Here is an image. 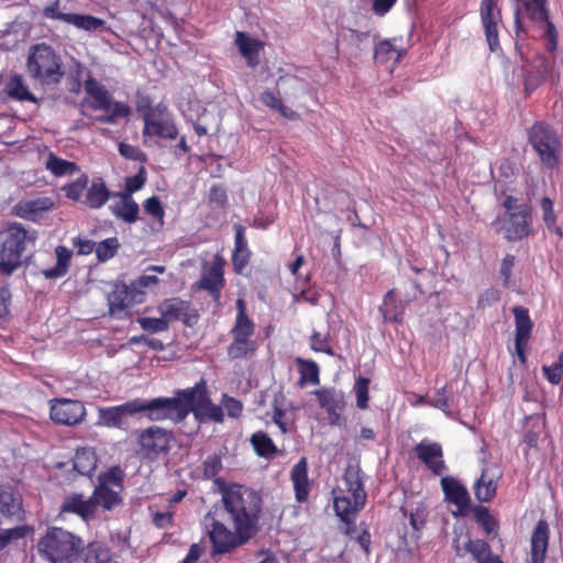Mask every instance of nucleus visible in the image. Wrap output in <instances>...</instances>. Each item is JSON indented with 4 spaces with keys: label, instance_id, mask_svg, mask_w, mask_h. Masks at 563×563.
I'll use <instances>...</instances> for the list:
<instances>
[{
    "label": "nucleus",
    "instance_id": "obj_64",
    "mask_svg": "<svg viewBox=\"0 0 563 563\" xmlns=\"http://www.w3.org/2000/svg\"><path fill=\"white\" fill-rule=\"evenodd\" d=\"M542 373L544 378L551 385H559L563 377V367H561L556 362L551 365H543Z\"/></svg>",
    "mask_w": 563,
    "mask_h": 563
},
{
    "label": "nucleus",
    "instance_id": "obj_48",
    "mask_svg": "<svg viewBox=\"0 0 563 563\" xmlns=\"http://www.w3.org/2000/svg\"><path fill=\"white\" fill-rule=\"evenodd\" d=\"M296 364L300 374L298 382L300 386L307 383L319 384V366L314 361L297 357Z\"/></svg>",
    "mask_w": 563,
    "mask_h": 563
},
{
    "label": "nucleus",
    "instance_id": "obj_8",
    "mask_svg": "<svg viewBox=\"0 0 563 563\" xmlns=\"http://www.w3.org/2000/svg\"><path fill=\"white\" fill-rule=\"evenodd\" d=\"M139 111L142 113L144 123L142 130L144 141H146L147 137H159L170 141L177 139L179 134L178 128L173 113L165 103L159 102L156 106L150 103L139 106Z\"/></svg>",
    "mask_w": 563,
    "mask_h": 563
},
{
    "label": "nucleus",
    "instance_id": "obj_10",
    "mask_svg": "<svg viewBox=\"0 0 563 563\" xmlns=\"http://www.w3.org/2000/svg\"><path fill=\"white\" fill-rule=\"evenodd\" d=\"M203 522L212 544V554L230 553L251 540L239 529L230 530L223 522L216 519L211 512L205 516Z\"/></svg>",
    "mask_w": 563,
    "mask_h": 563
},
{
    "label": "nucleus",
    "instance_id": "obj_23",
    "mask_svg": "<svg viewBox=\"0 0 563 563\" xmlns=\"http://www.w3.org/2000/svg\"><path fill=\"white\" fill-rule=\"evenodd\" d=\"M550 527L545 519H540L530 538V563H544L549 550Z\"/></svg>",
    "mask_w": 563,
    "mask_h": 563
},
{
    "label": "nucleus",
    "instance_id": "obj_5",
    "mask_svg": "<svg viewBox=\"0 0 563 563\" xmlns=\"http://www.w3.org/2000/svg\"><path fill=\"white\" fill-rule=\"evenodd\" d=\"M139 412H145L147 419L151 421H163V397H157L150 400L135 398L118 406L99 407L97 426L124 429L126 424V418Z\"/></svg>",
    "mask_w": 563,
    "mask_h": 563
},
{
    "label": "nucleus",
    "instance_id": "obj_20",
    "mask_svg": "<svg viewBox=\"0 0 563 563\" xmlns=\"http://www.w3.org/2000/svg\"><path fill=\"white\" fill-rule=\"evenodd\" d=\"M319 405L328 413L330 424H338L345 408L344 394L334 388H322L314 391Z\"/></svg>",
    "mask_w": 563,
    "mask_h": 563
},
{
    "label": "nucleus",
    "instance_id": "obj_2",
    "mask_svg": "<svg viewBox=\"0 0 563 563\" xmlns=\"http://www.w3.org/2000/svg\"><path fill=\"white\" fill-rule=\"evenodd\" d=\"M164 420L181 422L190 412L196 419L223 422V409L214 405L209 396L206 382L201 379L194 387L179 389L174 397H163Z\"/></svg>",
    "mask_w": 563,
    "mask_h": 563
},
{
    "label": "nucleus",
    "instance_id": "obj_9",
    "mask_svg": "<svg viewBox=\"0 0 563 563\" xmlns=\"http://www.w3.org/2000/svg\"><path fill=\"white\" fill-rule=\"evenodd\" d=\"M174 442V432L158 426L142 429L136 438L137 452L151 462L167 456Z\"/></svg>",
    "mask_w": 563,
    "mask_h": 563
},
{
    "label": "nucleus",
    "instance_id": "obj_37",
    "mask_svg": "<svg viewBox=\"0 0 563 563\" xmlns=\"http://www.w3.org/2000/svg\"><path fill=\"white\" fill-rule=\"evenodd\" d=\"M235 322L231 329L232 335L252 338L255 332V323L246 313V302L242 298H238Z\"/></svg>",
    "mask_w": 563,
    "mask_h": 563
},
{
    "label": "nucleus",
    "instance_id": "obj_44",
    "mask_svg": "<svg viewBox=\"0 0 563 563\" xmlns=\"http://www.w3.org/2000/svg\"><path fill=\"white\" fill-rule=\"evenodd\" d=\"M260 99L266 107L277 111L282 117L288 120L297 121L300 119V114L298 112L291 110L289 107L283 103L278 91L274 92L266 90L261 93Z\"/></svg>",
    "mask_w": 563,
    "mask_h": 563
},
{
    "label": "nucleus",
    "instance_id": "obj_13",
    "mask_svg": "<svg viewBox=\"0 0 563 563\" xmlns=\"http://www.w3.org/2000/svg\"><path fill=\"white\" fill-rule=\"evenodd\" d=\"M498 0H482L479 4V16L485 38L490 52L500 49L499 27L503 25L501 9Z\"/></svg>",
    "mask_w": 563,
    "mask_h": 563
},
{
    "label": "nucleus",
    "instance_id": "obj_32",
    "mask_svg": "<svg viewBox=\"0 0 563 563\" xmlns=\"http://www.w3.org/2000/svg\"><path fill=\"white\" fill-rule=\"evenodd\" d=\"M104 180L101 177L93 178L87 191L82 203L91 209L101 208L113 196Z\"/></svg>",
    "mask_w": 563,
    "mask_h": 563
},
{
    "label": "nucleus",
    "instance_id": "obj_57",
    "mask_svg": "<svg viewBox=\"0 0 563 563\" xmlns=\"http://www.w3.org/2000/svg\"><path fill=\"white\" fill-rule=\"evenodd\" d=\"M222 459L219 454H212L207 456L202 462V474L206 479H218V474L221 472Z\"/></svg>",
    "mask_w": 563,
    "mask_h": 563
},
{
    "label": "nucleus",
    "instance_id": "obj_7",
    "mask_svg": "<svg viewBox=\"0 0 563 563\" xmlns=\"http://www.w3.org/2000/svg\"><path fill=\"white\" fill-rule=\"evenodd\" d=\"M26 70L32 78L45 85L58 84L64 76L60 56L46 43L31 47Z\"/></svg>",
    "mask_w": 563,
    "mask_h": 563
},
{
    "label": "nucleus",
    "instance_id": "obj_50",
    "mask_svg": "<svg viewBox=\"0 0 563 563\" xmlns=\"http://www.w3.org/2000/svg\"><path fill=\"white\" fill-rule=\"evenodd\" d=\"M67 24L88 32L97 31L104 25V21L90 14L69 13Z\"/></svg>",
    "mask_w": 563,
    "mask_h": 563
},
{
    "label": "nucleus",
    "instance_id": "obj_54",
    "mask_svg": "<svg viewBox=\"0 0 563 563\" xmlns=\"http://www.w3.org/2000/svg\"><path fill=\"white\" fill-rule=\"evenodd\" d=\"M120 243L117 238H108L96 244V256L99 262H107L115 256Z\"/></svg>",
    "mask_w": 563,
    "mask_h": 563
},
{
    "label": "nucleus",
    "instance_id": "obj_61",
    "mask_svg": "<svg viewBox=\"0 0 563 563\" xmlns=\"http://www.w3.org/2000/svg\"><path fill=\"white\" fill-rule=\"evenodd\" d=\"M147 176L144 166H141L139 172L132 176L126 177L125 179V191L124 194H129L132 196L133 192L142 189L146 183Z\"/></svg>",
    "mask_w": 563,
    "mask_h": 563
},
{
    "label": "nucleus",
    "instance_id": "obj_58",
    "mask_svg": "<svg viewBox=\"0 0 563 563\" xmlns=\"http://www.w3.org/2000/svg\"><path fill=\"white\" fill-rule=\"evenodd\" d=\"M371 379L367 377L360 376L355 382V394H356V406L358 409H366L368 407V388Z\"/></svg>",
    "mask_w": 563,
    "mask_h": 563
},
{
    "label": "nucleus",
    "instance_id": "obj_52",
    "mask_svg": "<svg viewBox=\"0 0 563 563\" xmlns=\"http://www.w3.org/2000/svg\"><path fill=\"white\" fill-rule=\"evenodd\" d=\"M475 520L483 528L484 532L489 536L497 533L499 529L498 520L489 512V509L484 506H478L475 509Z\"/></svg>",
    "mask_w": 563,
    "mask_h": 563
},
{
    "label": "nucleus",
    "instance_id": "obj_43",
    "mask_svg": "<svg viewBox=\"0 0 563 563\" xmlns=\"http://www.w3.org/2000/svg\"><path fill=\"white\" fill-rule=\"evenodd\" d=\"M333 507L336 516L345 523L354 526V516L363 508H357L355 499L350 496H335Z\"/></svg>",
    "mask_w": 563,
    "mask_h": 563
},
{
    "label": "nucleus",
    "instance_id": "obj_49",
    "mask_svg": "<svg viewBox=\"0 0 563 563\" xmlns=\"http://www.w3.org/2000/svg\"><path fill=\"white\" fill-rule=\"evenodd\" d=\"M497 489V483L487 476V471H483L481 477L475 483V496L482 503L490 501Z\"/></svg>",
    "mask_w": 563,
    "mask_h": 563
},
{
    "label": "nucleus",
    "instance_id": "obj_18",
    "mask_svg": "<svg viewBox=\"0 0 563 563\" xmlns=\"http://www.w3.org/2000/svg\"><path fill=\"white\" fill-rule=\"evenodd\" d=\"M224 285V262L222 258H216L211 265L203 271L196 287L208 291L213 301L220 303L221 291Z\"/></svg>",
    "mask_w": 563,
    "mask_h": 563
},
{
    "label": "nucleus",
    "instance_id": "obj_42",
    "mask_svg": "<svg viewBox=\"0 0 563 563\" xmlns=\"http://www.w3.org/2000/svg\"><path fill=\"white\" fill-rule=\"evenodd\" d=\"M73 465L78 474L91 476L97 468L96 453L87 448L78 449L74 456Z\"/></svg>",
    "mask_w": 563,
    "mask_h": 563
},
{
    "label": "nucleus",
    "instance_id": "obj_22",
    "mask_svg": "<svg viewBox=\"0 0 563 563\" xmlns=\"http://www.w3.org/2000/svg\"><path fill=\"white\" fill-rule=\"evenodd\" d=\"M417 457L434 475H441L445 471L442 446L437 442L421 441L415 446Z\"/></svg>",
    "mask_w": 563,
    "mask_h": 563
},
{
    "label": "nucleus",
    "instance_id": "obj_33",
    "mask_svg": "<svg viewBox=\"0 0 563 563\" xmlns=\"http://www.w3.org/2000/svg\"><path fill=\"white\" fill-rule=\"evenodd\" d=\"M360 473L358 468L347 467L343 479L351 497L355 499L356 507L364 508L367 495Z\"/></svg>",
    "mask_w": 563,
    "mask_h": 563
},
{
    "label": "nucleus",
    "instance_id": "obj_63",
    "mask_svg": "<svg viewBox=\"0 0 563 563\" xmlns=\"http://www.w3.org/2000/svg\"><path fill=\"white\" fill-rule=\"evenodd\" d=\"M542 209V219L548 229H552L556 222V214L553 209V201L549 197H543L540 201Z\"/></svg>",
    "mask_w": 563,
    "mask_h": 563
},
{
    "label": "nucleus",
    "instance_id": "obj_39",
    "mask_svg": "<svg viewBox=\"0 0 563 563\" xmlns=\"http://www.w3.org/2000/svg\"><path fill=\"white\" fill-rule=\"evenodd\" d=\"M81 552L84 553L85 563H119L113 558L110 548L100 541L89 542Z\"/></svg>",
    "mask_w": 563,
    "mask_h": 563
},
{
    "label": "nucleus",
    "instance_id": "obj_25",
    "mask_svg": "<svg viewBox=\"0 0 563 563\" xmlns=\"http://www.w3.org/2000/svg\"><path fill=\"white\" fill-rule=\"evenodd\" d=\"M23 512L21 494L12 485L0 482V515L5 518H20Z\"/></svg>",
    "mask_w": 563,
    "mask_h": 563
},
{
    "label": "nucleus",
    "instance_id": "obj_53",
    "mask_svg": "<svg viewBox=\"0 0 563 563\" xmlns=\"http://www.w3.org/2000/svg\"><path fill=\"white\" fill-rule=\"evenodd\" d=\"M89 177L87 174H81L76 180L66 184L62 187L65 196L73 201H81L84 192L87 191Z\"/></svg>",
    "mask_w": 563,
    "mask_h": 563
},
{
    "label": "nucleus",
    "instance_id": "obj_46",
    "mask_svg": "<svg viewBox=\"0 0 563 563\" xmlns=\"http://www.w3.org/2000/svg\"><path fill=\"white\" fill-rule=\"evenodd\" d=\"M45 168L54 176L62 177L65 175H74L79 172V166L75 162H69L56 156L53 152L47 155Z\"/></svg>",
    "mask_w": 563,
    "mask_h": 563
},
{
    "label": "nucleus",
    "instance_id": "obj_41",
    "mask_svg": "<svg viewBox=\"0 0 563 563\" xmlns=\"http://www.w3.org/2000/svg\"><path fill=\"white\" fill-rule=\"evenodd\" d=\"M257 349V344L252 338L232 335V342L227 347V354L230 360H241L251 356Z\"/></svg>",
    "mask_w": 563,
    "mask_h": 563
},
{
    "label": "nucleus",
    "instance_id": "obj_6",
    "mask_svg": "<svg viewBox=\"0 0 563 563\" xmlns=\"http://www.w3.org/2000/svg\"><path fill=\"white\" fill-rule=\"evenodd\" d=\"M527 136L542 166L550 170L556 169L562 151L556 129L545 121H537L528 129Z\"/></svg>",
    "mask_w": 563,
    "mask_h": 563
},
{
    "label": "nucleus",
    "instance_id": "obj_3",
    "mask_svg": "<svg viewBox=\"0 0 563 563\" xmlns=\"http://www.w3.org/2000/svg\"><path fill=\"white\" fill-rule=\"evenodd\" d=\"M37 231L22 223L9 222L0 231V274L12 275L23 263V255L35 247Z\"/></svg>",
    "mask_w": 563,
    "mask_h": 563
},
{
    "label": "nucleus",
    "instance_id": "obj_28",
    "mask_svg": "<svg viewBox=\"0 0 563 563\" xmlns=\"http://www.w3.org/2000/svg\"><path fill=\"white\" fill-rule=\"evenodd\" d=\"M379 311L385 322L401 323L405 314V305L398 298L396 289H389L383 298Z\"/></svg>",
    "mask_w": 563,
    "mask_h": 563
},
{
    "label": "nucleus",
    "instance_id": "obj_11",
    "mask_svg": "<svg viewBox=\"0 0 563 563\" xmlns=\"http://www.w3.org/2000/svg\"><path fill=\"white\" fill-rule=\"evenodd\" d=\"M501 223L504 236L509 242L527 238L531 232L532 214L530 206L522 203L515 212L505 213L497 219Z\"/></svg>",
    "mask_w": 563,
    "mask_h": 563
},
{
    "label": "nucleus",
    "instance_id": "obj_26",
    "mask_svg": "<svg viewBox=\"0 0 563 563\" xmlns=\"http://www.w3.org/2000/svg\"><path fill=\"white\" fill-rule=\"evenodd\" d=\"M113 197L119 200L109 206V210L117 218L126 223H134L139 219L140 208L137 202L124 192H115Z\"/></svg>",
    "mask_w": 563,
    "mask_h": 563
},
{
    "label": "nucleus",
    "instance_id": "obj_62",
    "mask_svg": "<svg viewBox=\"0 0 563 563\" xmlns=\"http://www.w3.org/2000/svg\"><path fill=\"white\" fill-rule=\"evenodd\" d=\"M119 153L126 159L146 163L147 155L141 148L133 146L131 144L121 142L119 144Z\"/></svg>",
    "mask_w": 563,
    "mask_h": 563
},
{
    "label": "nucleus",
    "instance_id": "obj_47",
    "mask_svg": "<svg viewBox=\"0 0 563 563\" xmlns=\"http://www.w3.org/2000/svg\"><path fill=\"white\" fill-rule=\"evenodd\" d=\"M400 510L404 517L409 518V523L416 532H420L424 528L427 523L428 511L423 504H417L416 506L405 505L401 506Z\"/></svg>",
    "mask_w": 563,
    "mask_h": 563
},
{
    "label": "nucleus",
    "instance_id": "obj_55",
    "mask_svg": "<svg viewBox=\"0 0 563 563\" xmlns=\"http://www.w3.org/2000/svg\"><path fill=\"white\" fill-rule=\"evenodd\" d=\"M123 471L119 466L110 467L107 472L99 475V484L106 487H112L115 490H122Z\"/></svg>",
    "mask_w": 563,
    "mask_h": 563
},
{
    "label": "nucleus",
    "instance_id": "obj_19",
    "mask_svg": "<svg viewBox=\"0 0 563 563\" xmlns=\"http://www.w3.org/2000/svg\"><path fill=\"white\" fill-rule=\"evenodd\" d=\"M272 420L286 434L296 428V415L298 408L287 401L284 393L275 394L272 402Z\"/></svg>",
    "mask_w": 563,
    "mask_h": 563
},
{
    "label": "nucleus",
    "instance_id": "obj_36",
    "mask_svg": "<svg viewBox=\"0 0 563 563\" xmlns=\"http://www.w3.org/2000/svg\"><path fill=\"white\" fill-rule=\"evenodd\" d=\"M90 497L95 512L99 507H102L106 510H111L122 503L119 490L103 485H97Z\"/></svg>",
    "mask_w": 563,
    "mask_h": 563
},
{
    "label": "nucleus",
    "instance_id": "obj_1",
    "mask_svg": "<svg viewBox=\"0 0 563 563\" xmlns=\"http://www.w3.org/2000/svg\"><path fill=\"white\" fill-rule=\"evenodd\" d=\"M223 508L233 529H239L250 539L260 531L263 499L260 493L236 483L216 479Z\"/></svg>",
    "mask_w": 563,
    "mask_h": 563
},
{
    "label": "nucleus",
    "instance_id": "obj_4",
    "mask_svg": "<svg viewBox=\"0 0 563 563\" xmlns=\"http://www.w3.org/2000/svg\"><path fill=\"white\" fill-rule=\"evenodd\" d=\"M84 550L80 537L59 527H49L36 542L41 559L49 563H74Z\"/></svg>",
    "mask_w": 563,
    "mask_h": 563
},
{
    "label": "nucleus",
    "instance_id": "obj_60",
    "mask_svg": "<svg viewBox=\"0 0 563 563\" xmlns=\"http://www.w3.org/2000/svg\"><path fill=\"white\" fill-rule=\"evenodd\" d=\"M137 322L144 331L151 333L165 332L169 328L167 320L162 316L161 318L142 317L137 319Z\"/></svg>",
    "mask_w": 563,
    "mask_h": 563
},
{
    "label": "nucleus",
    "instance_id": "obj_40",
    "mask_svg": "<svg viewBox=\"0 0 563 563\" xmlns=\"http://www.w3.org/2000/svg\"><path fill=\"white\" fill-rule=\"evenodd\" d=\"M515 317V341H529L533 328V322L529 316V310L522 306L512 308Z\"/></svg>",
    "mask_w": 563,
    "mask_h": 563
},
{
    "label": "nucleus",
    "instance_id": "obj_30",
    "mask_svg": "<svg viewBox=\"0 0 563 563\" xmlns=\"http://www.w3.org/2000/svg\"><path fill=\"white\" fill-rule=\"evenodd\" d=\"M234 43L239 47L241 55L246 59L249 66L255 67L258 65V54L264 46L260 40L251 37L245 32L238 31L235 33Z\"/></svg>",
    "mask_w": 563,
    "mask_h": 563
},
{
    "label": "nucleus",
    "instance_id": "obj_27",
    "mask_svg": "<svg viewBox=\"0 0 563 563\" xmlns=\"http://www.w3.org/2000/svg\"><path fill=\"white\" fill-rule=\"evenodd\" d=\"M441 487L445 495V499L457 506L461 511L470 507L471 498L467 489L454 477H442Z\"/></svg>",
    "mask_w": 563,
    "mask_h": 563
},
{
    "label": "nucleus",
    "instance_id": "obj_29",
    "mask_svg": "<svg viewBox=\"0 0 563 563\" xmlns=\"http://www.w3.org/2000/svg\"><path fill=\"white\" fill-rule=\"evenodd\" d=\"M251 258V251L245 238V229L242 225H235L234 250L232 254V264L234 272L241 274L247 266Z\"/></svg>",
    "mask_w": 563,
    "mask_h": 563
},
{
    "label": "nucleus",
    "instance_id": "obj_45",
    "mask_svg": "<svg viewBox=\"0 0 563 563\" xmlns=\"http://www.w3.org/2000/svg\"><path fill=\"white\" fill-rule=\"evenodd\" d=\"M254 452L265 459L276 455L278 449L272 438L264 431H257L250 438Z\"/></svg>",
    "mask_w": 563,
    "mask_h": 563
},
{
    "label": "nucleus",
    "instance_id": "obj_38",
    "mask_svg": "<svg viewBox=\"0 0 563 563\" xmlns=\"http://www.w3.org/2000/svg\"><path fill=\"white\" fill-rule=\"evenodd\" d=\"M60 511L76 514L84 519L95 515L91 497L84 499L81 494L68 495L60 506Z\"/></svg>",
    "mask_w": 563,
    "mask_h": 563
},
{
    "label": "nucleus",
    "instance_id": "obj_24",
    "mask_svg": "<svg viewBox=\"0 0 563 563\" xmlns=\"http://www.w3.org/2000/svg\"><path fill=\"white\" fill-rule=\"evenodd\" d=\"M290 481L292 483L295 499L299 504L307 503L312 483L308 476V462L301 457L290 471Z\"/></svg>",
    "mask_w": 563,
    "mask_h": 563
},
{
    "label": "nucleus",
    "instance_id": "obj_35",
    "mask_svg": "<svg viewBox=\"0 0 563 563\" xmlns=\"http://www.w3.org/2000/svg\"><path fill=\"white\" fill-rule=\"evenodd\" d=\"M395 38L383 40L376 44L374 49V59L376 63L384 65L388 62H393L394 65H396L400 62L407 51L405 48H398L395 45Z\"/></svg>",
    "mask_w": 563,
    "mask_h": 563
},
{
    "label": "nucleus",
    "instance_id": "obj_34",
    "mask_svg": "<svg viewBox=\"0 0 563 563\" xmlns=\"http://www.w3.org/2000/svg\"><path fill=\"white\" fill-rule=\"evenodd\" d=\"M55 266L41 271V275H43L46 279L62 278L67 275L69 271L73 252L64 245H58L55 247Z\"/></svg>",
    "mask_w": 563,
    "mask_h": 563
},
{
    "label": "nucleus",
    "instance_id": "obj_15",
    "mask_svg": "<svg viewBox=\"0 0 563 563\" xmlns=\"http://www.w3.org/2000/svg\"><path fill=\"white\" fill-rule=\"evenodd\" d=\"M453 549L457 556L471 554L477 563H503L498 555H494L488 542L481 539H471L468 534L455 536L453 539Z\"/></svg>",
    "mask_w": 563,
    "mask_h": 563
},
{
    "label": "nucleus",
    "instance_id": "obj_51",
    "mask_svg": "<svg viewBox=\"0 0 563 563\" xmlns=\"http://www.w3.org/2000/svg\"><path fill=\"white\" fill-rule=\"evenodd\" d=\"M5 90L8 96L13 99L20 101L34 100V96L29 91L27 86L24 84V80L20 75H14L8 80Z\"/></svg>",
    "mask_w": 563,
    "mask_h": 563
},
{
    "label": "nucleus",
    "instance_id": "obj_16",
    "mask_svg": "<svg viewBox=\"0 0 563 563\" xmlns=\"http://www.w3.org/2000/svg\"><path fill=\"white\" fill-rule=\"evenodd\" d=\"M158 311L167 323L181 321L186 327H194L199 320V313L196 308L187 300L180 298H168L161 302Z\"/></svg>",
    "mask_w": 563,
    "mask_h": 563
},
{
    "label": "nucleus",
    "instance_id": "obj_14",
    "mask_svg": "<svg viewBox=\"0 0 563 563\" xmlns=\"http://www.w3.org/2000/svg\"><path fill=\"white\" fill-rule=\"evenodd\" d=\"M49 404V418L56 424L74 427L86 417V407L80 400L55 398Z\"/></svg>",
    "mask_w": 563,
    "mask_h": 563
},
{
    "label": "nucleus",
    "instance_id": "obj_12",
    "mask_svg": "<svg viewBox=\"0 0 563 563\" xmlns=\"http://www.w3.org/2000/svg\"><path fill=\"white\" fill-rule=\"evenodd\" d=\"M527 16L542 29V38L545 41V48L553 53L559 45V33L554 23L550 20L547 9V0H537L532 3H523Z\"/></svg>",
    "mask_w": 563,
    "mask_h": 563
},
{
    "label": "nucleus",
    "instance_id": "obj_56",
    "mask_svg": "<svg viewBox=\"0 0 563 563\" xmlns=\"http://www.w3.org/2000/svg\"><path fill=\"white\" fill-rule=\"evenodd\" d=\"M208 205L211 208L224 209L228 206V194L222 185H212L207 196Z\"/></svg>",
    "mask_w": 563,
    "mask_h": 563
},
{
    "label": "nucleus",
    "instance_id": "obj_21",
    "mask_svg": "<svg viewBox=\"0 0 563 563\" xmlns=\"http://www.w3.org/2000/svg\"><path fill=\"white\" fill-rule=\"evenodd\" d=\"M54 200L49 197H40L35 199L21 200L16 202L12 209L14 216L36 222L45 212L54 208Z\"/></svg>",
    "mask_w": 563,
    "mask_h": 563
},
{
    "label": "nucleus",
    "instance_id": "obj_59",
    "mask_svg": "<svg viewBox=\"0 0 563 563\" xmlns=\"http://www.w3.org/2000/svg\"><path fill=\"white\" fill-rule=\"evenodd\" d=\"M310 347L314 352H321L327 355L333 356V349L329 343V334H322L319 331H313L310 335Z\"/></svg>",
    "mask_w": 563,
    "mask_h": 563
},
{
    "label": "nucleus",
    "instance_id": "obj_31",
    "mask_svg": "<svg viewBox=\"0 0 563 563\" xmlns=\"http://www.w3.org/2000/svg\"><path fill=\"white\" fill-rule=\"evenodd\" d=\"M85 91L92 98L89 107L93 110L109 111L111 107V95L97 79L89 76L85 80Z\"/></svg>",
    "mask_w": 563,
    "mask_h": 563
},
{
    "label": "nucleus",
    "instance_id": "obj_17",
    "mask_svg": "<svg viewBox=\"0 0 563 563\" xmlns=\"http://www.w3.org/2000/svg\"><path fill=\"white\" fill-rule=\"evenodd\" d=\"M144 291L135 288L134 284L115 285L113 290L108 295L109 311L112 316L121 317L135 303L143 301Z\"/></svg>",
    "mask_w": 563,
    "mask_h": 563
}]
</instances>
